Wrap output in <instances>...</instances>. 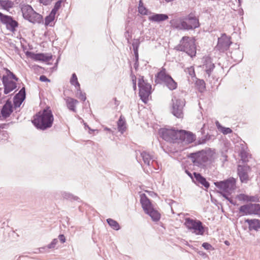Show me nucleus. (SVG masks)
Wrapping results in <instances>:
<instances>
[{
  "instance_id": "obj_1",
  "label": "nucleus",
  "mask_w": 260,
  "mask_h": 260,
  "mask_svg": "<svg viewBox=\"0 0 260 260\" xmlns=\"http://www.w3.org/2000/svg\"><path fill=\"white\" fill-rule=\"evenodd\" d=\"M171 26L178 30H192L200 26L199 19L194 13L191 12L186 16L171 19Z\"/></svg>"
},
{
  "instance_id": "obj_2",
  "label": "nucleus",
  "mask_w": 260,
  "mask_h": 260,
  "mask_svg": "<svg viewBox=\"0 0 260 260\" xmlns=\"http://www.w3.org/2000/svg\"><path fill=\"white\" fill-rule=\"evenodd\" d=\"M53 121L52 111L49 107H47L34 116L32 123L37 128L44 131L52 126Z\"/></svg>"
},
{
  "instance_id": "obj_3",
  "label": "nucleus",
  "mask_w": 260,
  "mask_h": 260,
  "mask_svg": "<svg viewBox=\"0 0 260 260\" xmlns=\"http://www.w3.org/2000/svg\"><path fill=\"white\" fill-rule=\"evenodd\" d=\"M140 203L145 213L149 215L153 221H157L160 219V214L153 208L150 200L145 193L140 195Z\"/></svg>"
},
{
  "instance_id": "obj_4",
  "label": "nucleus",
  "mask_w": 260,
  "mask_h": 260,
  "mask_svg": "<svg viewBox=\"0 0 260 260\" xmlns=\"http://www.w3.org/2000/svg\"><path fill=\"white\" fill-rule=\"evenodd\" d=\"M177 50L186 52L191 57L196 56V46L195 41L188 36L183 37L177 46Z\"/></svg>"
},
{
  "instance_id": "obj_5",
  "label": "nucleus",
  "mask_w": 260,
  "mask_h": 260,
  "mask_svg": "<svg viewBox=\"0 0 260 260\" xmlns=\"http://www.w3.org/2000/svg\"><path fill=\"white\" fill-rule=\"evenodd\" d=\"M184 225L189 231L197 235L203 236L204 234L205 227L199 220L189 217L186 218Z\"/></svg>"
},
{
  "instance_id": "obj_6",
  "label": "nucleus",
  "mask_w": 260,
  "mask_h": 260,
  "mask_svg": "<svg viewBox=\"0 0 260 260\" xmlns=\"http://www.w3.org/2000/svg\"><path fill=\"white\" fill-rule=\"evenodd\" d=\"M189 157L191 159L193 165L201 169H205L209 160L206 152L204 150L191 153Z\"/></svg>"
},
{
  "instance_id": "obj_7",
  "label": "nucleus",
  "mask_w": 260,
  "mask_h": 260,
  "mask_svg": "<svg viewBox=\"0 0 260 260\" xmlns=\"http://www.w3.org/2000/svg\"><path fill=\"white\" fill-rule=\"evenodd\" d=\"M138 85L141 100L144 103H147L148 97L151 93V85L144 80V76H140L138 78Z\"/></svg>"
},
{
  "instance_id": "obj_8",
  "label": "nucleus",
  "mask_w": 260,
  "mask_h": 260,
  "mask_svg": "<svg viewBox=\"0 0 260 260\" xmlns=\"http://www.w3.org/2000/svg\"><path fill=\"white\" fill-rule=\"evenodd\" d=\"M158 134L164 140L168 142H175L179 140V136H180V131L174 128H161L159 129Z\"/></svg>"
},
{
  "instance_id": "obj_9",
  "label": "nucleus",
  "mask_w": 260,
  "mask_h": 260,
  "mask_svg": "<svg viewBox=\"0 0 260 260\" xmlns=\"http://www.w3.org/2000/svg\"><path fill=\"white\" fill-rule=\"evenodd\" d=\"M172 102L171 113L172 114L178 118H183V109L185 106V100L174 98L172 100Z\"/></svg>"
},
{
  "instance_id": "obj_10",
  "label": "nucleus",
  "mask_w": 260,
  "mask_h": 260,
  "mask_svg": "<svg viewBox=\"0 0 260 260\" xmlns=\"http://www.w3.org/2000/svg\"><path fill=\"white\" fill-rule=\"evenodd\" d=\"M236 182V179L231 177L223 181L215 182L214 184L219 189L229 193L235 189Z\"/></svg>"
},
{
  "instance_id": "obj_11",
  "label": "nucleus",
  "mask_w": 260,
  "mask_h": 260,
  "mask_svg": "<svg viewBox=\"0 0 260 260\" xmlns=\"http://www.w3.org/2000/svg\"><path fill=\"white\" fill-rule=\"evenodd\" d=\"M0 21L12 32H14L18 26V22L12 16L7 15L0 12Z\"/></svg>"
},
{
  "instance_id": "obj_12",
  "label": "nucleus",
  "mask_w": 260,
  "mask_h": 260,
  "mask_svg": "<svg viewBox=\"0 0 260 260\" xmlns=\"http://www.w3.org/2000/svg\"><path fill=\"white\" fill-rule=\"evenodd\" d=\"M139 152H140V156L144 164L148 167L152 166L153 168L156 169L154 164H157V162L156 161V158L154 155L153 152H150L146 150L139 151Z\"/></svg>"
},
{
  "instance_id": "obj_13",
  "label": "nucleus",
  "mask_w": 260,
  "mask_h": 260,
  "mask_svg": "<svg viewBox=\"0 0 260 260\" xmlns=\"http://www.w3.org/2000/svg\"><path fill=\"white\" fill-rule=\"evenodd\" d=\"M231 44V37H228L225 34H222L218 39L216 48L220 52H224L229 49Z\"/></svg>"
},
{
  "instance_id": "obj_14",
  "label": "nucleus",
  "mask_w": 260,
  "mask_h": 260,
  "mask_svg": "<svg viewBox=\"0 0 260 260\" xmlns=\"http://www.w3.org/2000/svg\"><path fill=\"white\" fill-rule=\"evenodd\" d=\"M2 82L4 86V92L5 94H8L17 87L16 83L10 81L7 76H3Z\"/></svg>"
},
{
  "instance_id": "obj_15",
  "label": "nucleus",
  "mask_w": 260,
  "mask_h": 260,
  "mask_svg": "<svg viewBox=\"0 0 260 260\" xmlns=\"http://www.w3.org/2000/svg\"><path fill=\"white\" fill-rule=\"evenodd\" d=\"M26 55L27 56H29L31 58L34 59L35 60L38 61H48L51 59L52 56L48 55L44 53H35L32 52L27 51L26 52Z\"/></svg>"
},
{
  "instance_id": "obj_16",
  "label": "nucleus",
  "mask_w": 260,
  "mask_h": 260,
  "mask_svg": "<svg viewBox=\"0 0 260 260\" xmlns=\"http://www.w3.org/2000/svg\"><path fill=\"white\" fill-rule=\"evenodd\" d=\"M171 77L167 73L165 68H162L155 76V82L156 84L165 83Z\"/></svg>"
},
{
  "instance_id": "obj_17",
  "label": "nucleus",
  "mask_w": 260,
  "mask_h": 260,
  "mask_svg": "<svg viewBox=\"0 0 260 260\" xmlns=\"http://www.w3.org/2000/svg\"><path fill=\"white\" fill-rule=\"evenodd\" d=\"M250 169L248 166H238V174L242 183H247L248 180V171Z\"/></svg>"
},
{
  "instance_id": "obj_18",
  "label": "nucleus",
  "mask_w": 260,
  "mask_h": 260,
  "mask_svg": "<svg viewBox=\"0 0 260 260\" xmlns=\"http://www.w3.org/2000/svg\"><path fill=\"white\" fill-rule=\"evenodd\" d=\"M193 175L194 176L193 182L197 185H199L201 184L206 189H208L210 187L209 182L207 181L206 178L203 176L200 173L193 172Z\"/></svg>"
},
{
  "instance_id": "obj_19",
  "label": "nucleus",
  "mask_w": 260,
  "mask_h": 260,
  "mask_svg": "<svg viewBox=\"0 0 260 260\" xmlns=\"http://www.w3.org/2000/svg\"><path fill=\"white\" fill-rule=\"evenodd\" d=\"M13 106L10 101L7 100L3 106L1 110V114L4 119L9 117L13 112Z\"/></svg>"
},
{
  "instance_id": "obj_20",
  "label": "nucleus",
  "mask_w": 260,
  "mask_h": 260,
  "mask_svg": "<svg viewBox=\"0 0 260 260\" xmlns=\"http://www.w3.org/2000/svg\"><path fill=\"white\" fill-rule=\"evenodd\" d=\"M180 136H179V140L186 141L188 143H191L194 141V135L192 133L183 130H180Z\"/></svg>"
},
{
  "instance_id": "obj_21",
  "label": "nucleus",
  "mask_w": 260,
  "mask_h": 260,
  "mask_svg": "<svg viewBox=\"0 0 260 260\" xmlns=\"http://www.w3.org/2000/svg\"><path fill=\"white\" fill-rule=\"evenodd\" d=\"M203 68H205L206 73L208 74V76H210L212 72L215 68L214 63L212 62L211 57H206L205 58L203 64Z\"/></svg>"
},
{
  "instance_id": "obj_22",
  "label": "nucleus",
  "mask_w": 260,
  "mask_h": 260,
  "mask_svg": "<svg viewBox=\"0 0 260 260\" xmlns=\"http://www.w3.org/2000/svg\"><path fill=\"white\" fill-rule=\"evenodd\" d=\"M245 222L248 224L249 231H257L260 229V220L257 219H247Z\"/></svg>"
},
{
  "instance_id": "obj_23",
  "label": "nucleus",
  "mask_w": 260,
  "mask_h": 260,
  "mask_svg": "<svg viewBox=\"0 0 260 260\" xmlns=\"http://www.w3.org/2000/svg\"><path fill=\"white\" fill-rule=\"evenodd\" d=\"M42 19L43 17L41 15L34 11L26 20L32 23H40L42 21Z\"/></svg>"
},
{
  "instance_id": "obj_24",
  "label": "nucleus",
  "mask_w": 260,
  "mask_h": 260,
  "mask_svg": "<svg viewBox=\"0 0 260 260\" xmlns=\"http://www.w3.org/2000/svg\"><path fill=\"white\" fill-rule=\"evenodd\" d=\"M168 15L165 14H154L149 16V19L151 21L158 22L165 21L168 19Z\"/></svg>"
},
{
  "instance_id": "obj_25",
  "label": "nucleus",
  "mask_w": 260,
  "mask_h": 260,
  "mask_svg": "<svg viewBox=\"0 0 260 260\" xmlns=\"http://www.w3.org/2000/svg\"><path fill=\"white\" fill-rule=\"evenodd\" d=\"M34 9L31 6L28 5H25L22 7L21 11L22 15L25 19H27L31 14L34 12Z\"/></svg>"
},
{
  "instance_id": "obj_26",
  "label": "nucleus",
  "mask_w": 260,
  "mask_h": 260,
  "mask_svg": "<svg viewBox=\"0 0 260 260\" xmlns=\"http://www.w3.org/2000/svg\"><path fill=\"white\" fill-rule=\"evenodd\" d=\"M118 130L123 134L126 130V122L124 117L121 116L117 121Z\"/></svg>"
},
{
  "instance_id": "obj_27",
  "label": "nucleus",
  "mask_w": 260,
  "mask_h": 260,
  "mask_svg": "<svg viewBox=\"0 0 260 260\" xmlns=\"http://www.w3.org/2000/svg\"><path fill=\"white\" fill-rule=\"evenodd\" d=\"M66 102L68 109L73 112H76V104L78 102V101L73 98H68Z\"/></svg>"
},
{
  "instance_id": "obj_28",
  "label": "nucleus",
  "mask_w": 260,
  "mask_h": 260,
  "mask_svg": "<svg viewBox=\"0 0 260 260\" xmlns=\"http://www.w3.org/2000/svg\"><path fill=\"white\" fill-rule=\"evenodd\" d=\"M239 213H241V215H251L250 203L242 205L239 208Z\"/></svg>"
},
{
  "instance_id": "obj_29",
  "label": "nucleus",
  "mask_w": 260,
  "mask_h": 260,
  "mask_svg": "<svg viewBox=\"0 0 260 260\" xmlns=\"http://www.w3.org/2000/svg\"><path fill=\"white\" fill-rule=\"evenodd\" d=\"M250 214L260 215V204L250 203Z\"/></svg>"
},
{
  "instance_id": "obj_30",
  "label": "nucleus",
  "mask_w": 260,
  "mask_h": 260,
  "mask_svg": "<svg viewBox=\"0 0 260 260\" xmlns=\"http://www.w3.org/2000/svg\"><path fill=\"white\" fill-rule=\"evenodd\" d=\"M165 84L171 90L175 89L177 87V83L173 80L172 77H170Z\"/></svg>"
},
{
  "instance_id": "obj_31",
  "label": "nucleus",
  "mask_w": 260,
  "mask_h": 260,
  "mask_svg": "<svg viewBox=\"0 0 260 260\" xmlns=\"http://www.w3.org/2000/svg\"><path fill=\"white\" fill-rule=\"evenodd\" d=\"M13 3L9 0H0V7L3 9L8 10L13 7Z\"/></svg>"
},
{
  "instance_id": "obj_32",
  "label": "nucleus",
  "mask_w": 260,
  "mask_h": 260,
  "mask_svg": "<svg viewBox=\"0 0 260 260\" xmlns=\"http://www.w3.org/2000/svg\"><path fill=\"white\" fill-rule=\"evenodd\" d=\"M55 15H56L55 14L53 13L52 12H50L49 15L45 17V25L46 26H47V25L52 26L51 23L54 21V20L55 19Z\"/></svg>"
},
{
  "instance_id": "obj_33",
  "label": "nucleus",
  "mask_w": 260,
  "mask_h": 260,
  "mask_svg": "<svg viewBox=\"0 0 260 260\" xmlns=\"http://www.w3.org/2000/svg\"><path fill=\"white\" fill-rule=\"evenodd\" d=\"M107 222L114 230L117 231L120 229V225L116 220L111 218H108L107 219Z\"/></svg>"
},
{
  "instance_id": "obj_34",
  "label": "nucleus",
  "mask_w": 260,
  "mask_h": 260,
  "mask_svg": "<svg viewBox=\"0 0 260 260\" xmlns=\"http://www.w3.org/2000/svg\"><path fill=\"white\" fill-rule=\"evenodd\" d=\"M196 85L198 87V90L202 92L205 89V83L203 80L197 79L196 82Z\"/></svg>"
},
{
  "instance_id": "obj_35",
  "label": "nucleus",
  "mask_w": 260,
  "mask_h": 260,
  "mask_svg": "<svg viewBox=\"0 0 260 260\" xmlns=\"http://www.w3.org/2000/svg\"><path fill=\"white\" fill-rule=\"evenodd\" d=\"M70 83L72 85H74L76 88H80V85L78 81L77 77L75 73H73L70 79Z\"/></svg>"
},
{
  "instance_id": "obj_36",
  "label": "nucleus",
  "mask_w": 260,
  "mask_h": 260,
  "mask_svg": "<svg viewBox=\"0 0 260 260\" xmlns=\"http://www.w3.org/2000/svg\"><path fill=\"white\" fill-rule=\"evenodd\" d=\"M63 2L62 0H58L57 1L54 6L53 8L51 10V12L54 14H56L57 12L58 11V10L60 8L61 4Z\"/></svg>"
},
{
  "instance_id": "obj_37",
  "label": "nucleus",
  "mask_w": 260,
  "mask_h": 260,
  "mask_svg": "<svg viewBox=\"0 0 260 260\" xmlns=\"http://www.w3.org/2000/svg\"><path fill=\"white\" fill-rule=\"evenodd\" d=\"M24 101V98L21 99L20 98H17L14 96L13 99V104L14 107L15 108L19 107Z\"/></svg>"
},
{
  "instance_id": "obj_38",
  "label": "nucleus",
  "mask_w": 260,
  "mask_h": 260,
  "mask_svg": "<svg viewBox=\"0 0 260 260\" xmlns=\"http://www.w3.org/2000/svg\"><path fill=\"white\" fill-rule=\"evenodd\" d=\"M76 94L77 95V96L80 100L82 101H85L86 100L85 93L82 92L80 89V88H77Z\"/></svg>"
},
{
  "instance_id": "obj_39",
  "label": "nucleus",
  "mask_w": 260,
  "mask_h": 260,
  "mask_svg": "<svg viewBox=\"0 0 260 260\" xmlns=\"http://www.w3.org/2000/svg\"><path fill=\"white\" fill-rule=\"evenodd\" d=\"M15 97L20 98L21 99H23L25 100L26 98V93H25V88L24 87H22L19 92L17 93L15 96Z\"/></svg>"
},
{
  "instance_id": "obj_40",
  "label": "nucleus",
  "mask_w": 260,
  "mask_h": 260,
  "mask_svg": "<svg viewBox=\"0 0 260 260\" xmlns=\"http://www.w3.org/2000/svg\"><path fill=\"white\" fill-rule=\"evenodd\" d=\"M185 72L188 74L191 77H194L196 76L194 68L192 66L186 68Z\"/></svg>"
},
{
  "instance_id": "obj_41",
  "label": "nucleus",
  "mask_w": 260,
  "mask_h": 260,
  "mask_svg": "<svg viewBox=\"0 0 260 260\" xmlns=\"http://www.w3.org/2000/svg\"><path fill=\"white\" fill-rule=\"evenodd\" d=\"M140 44V42L139 39H134L132 43L133 51L138 50Z\"/></svg>"
},
{
  "instance_id": "obj_42",
  "label": "nucleus",
  "mask_w": 260,
  "mask_h": 260,
  "mask_svg": "<svg viewBox=\"0 0 260 260\" xmlns=\"http://www.w3.org/2000/svg\"><path fill=\"white\" fill-rule=\"evenodd\" d=\"M220 193L223 198H224L226 200H227L231 204L234 205H236V202H235L231 198H229L228 197V196L225 193L220 192Z\"/></svg>"
},
{
  "instance_id": "obj_43",
  "label": "nucleus",
  "mask_w": 260,
  "mask_h": 260,
  "mask_svg": "<svg viewBox=\"0 0 260 260\" xmlns=\"http://www.w3.org/2000/svg\"><path fill=\"white\" fill-rule=\"evenodd\" d=\"M6 71H7V75H6L8 78H12L14 80H15V81H18V78L16 76V75L12 72H11L10 70H9L8 69H6Z\"/></svg>"
},
{
  "instance_id": "obj_44",
  "label": "nucleus",
  "mask_w": 260,
  "mask_h": 260,
  "mask_svg": "<svg viewBox=\"0 0 260 260\" xmlns=\"http://www.w3.org/2000/svg\"><path fill=\"white\" fill-rule=\"evenodd\" d=\"M237 198H238V200L240 201L248 202L249 196H248V195H246V194H245L243 193H241V194L238 195Z\"/></svg>"
},
{
  "instance_id": "obj_45",
  "label": "nucleus",
  "mask_w": 260,
  "mask_h": 260,
  "mask_svg": "<svg viewBox=\"0 0 260 260\" xmlns=\"http://www.w3.org/2000/svg\"><path fill=\"white\" fill-rule=\"evenodd\" d=\"M138 12L142 15H147L148 10L144 6L141 5L140 7H138Z\"/></svg>"
},
{
  "instance_id": "obj_46",
  "label": "nucleus",
  "mask_w": 260,
  "mask_h": 260,
  "mask_svg": "<svg viewBox=\"0 0 260 260\" xmlns=\"http://www.w3.org/2000/svg\"><path fill=\"white\" fill-rule=\"evenodd\" d=\"M202 247H204V248L206 250H214V248L213 247V246L209 243L207 242H204L202 244Z\"/></svg>"
},
{
  "instance_id": "obj_47",
  "label": "nucleus",
  "mask_w": 260,
  "mask_h": 260,
  "mask_svg": "<svg viewBox=\"0 0 260 260\" xmlns=\"http://www.w3.org/2000/svg\"><path fill=\"white\" fill-rule=\"evenodd\" d=\"M126 30L124 33V37L127 40V43L128 44L130 43L129 39L132 38V35L129 31V29H127V27L126 28Z\"/></svg>"
},
{
  "instance_id": "obj_48",
  "label": "nucleus",
  "mask_w": 260,
  "mask_h": 260,
  "mask_svg": "<svg viewBox=\"0 0 260 260\" xmlns=\"http://www.w3.org/2000/svg\"><path fill=\"white\" fill-rule=\"evenodd\" d=\"M58 242L57 239H54L52 242L47 246L48 249H53Z\"/></svg>"
},
{
  "instance_id": "obj_49",
  "label": "nucleus",
  "mask_w": 260,
  "mask_h": 260,
  "mask_svg": "<svg viewBox=\"0 0 260 260\" xmlns=\"http://www.w3.org/2000/svg\"><path fill=\"white\" fill-rule=\"evenodd\" d=\"M220 132H221L223 135H227L232 133L233 131L230 128L223 126L222 127V129Z\"/></svg>"
},
{
  "instance_id": "obj_50",
  "label": "nucleus",
  "mask_w": 260,
  "mask_h": 260,
  "mask_svg": "<svg viewBox=\"0 0 260 260\" xmlns=\"http://www.w3.org/2000/svg\"><path fill=\"white\" fill-rule=\"evenodd\" d=\"M240 156H241V160L243 162H246L247 161V154L245 151H241L240 153Z\"/></svg>"
},
{
  "instance_id": "obj_51",
  "label": "nucleus",
  "mask_w": 260,
  "mask_h": 260,
  "mask_svg": "<svg viewBox=\"0 0 260 260\" xmlns=\"http://www.w3.org/2000/svg\"><path fill=\"white\" fill-rule=\"evenodd\" d=\"M62 196L63 198L66 199H71L73 198V195L67 192H63L62 193Z\"/></svg>"
},
{
  "instance_id": "obj_52",
  "label": "nucleus",
  "mask_w": 260,
  "mask_h": 260,
  "mask_svg": "<svg viewBox=\"0 0 260 260\" xmlns=\"http://www.w3.org/2000/svg\"><path fill=\"white\" fill-rule=\"evenodd\" d=\"M210 138V137L208 136H206L202 138L200 140H199V144H205L207 140H208Z\"/></svg>"
},
{
  "instance_id": "obj_53",
  "label": "nucleus",
  "mask_w": 260,
  "mask_h": 260,
  "mask_svg": "<svg viewBox=\"0 0 260 260\" xmlns=\"http://www.w3.org/2000/svg\"><path fill=\"white\" fill-rule=\"evenodd\" d=\"M210 138V137L208 136H206L202 138L200 140H199V144H205L207 140H208Z\"/></svg>"
},
{
  "instance_id": "obj_54",
  "label": "nucleus",
  "mask_w": 260,
  "mask_h": 260,
  "mask_svg": "<svg viewBox=\"0 0 260 260\" xmlns=\"http://www.w3.org/2000/svg\"><path fill=\"white\" fill-rule=\"evenodd\" d=\"M210 138V137L208 136H206L202 138L200 140H199V144H205L207 140H208Z\"/></svg>"
},
{
  "instance_id": "obj_55",
  "label": "nucleus",
  "mask_w": 260,
  "mask_h": 260,
  "mask_svg": "<svg viewBox=\"0 0 260 260\" xmlns=\"http://www.w3.org/2000/svg\"><path fill=\"white\" fill-rule=\"evenodd\" d=\"M52 1L53 0H39V2L44 5L47 6L49 5Z\"/></svg>"
},
{
  "instance_id": "obj_56",
  "label": "nucleus",
  "mask_w": 260,
  "mask_h": 260,
  "mask_svg": "<svg viewBox=\"0 0 260 260\" xmlns=\"http://www.w3.org/2000/svg\"><path fill=\"white\" fill-rule=\"evenodd\" d=\"M40 80L42 82H50V80L45 75H41L40 77Z\"/></svg>"
},
{
  "instance_id": "obj_57",
  "label": "nucleus",
  "mask_w": 260,
  "mask_h": 260,
  "mask_svg": "<svg viewBox=\"0 0 260 260\" xmlns=\"http://www.w3.org/2000/svg\"><path fill=\"white\" fill-rule=\"evenodd\" d=\"M58 238L62 243H63L66 242V238L63 234L59 235Z\"/></svg>"
},
{
  "instance_id": "obj_58",
  "label": "nucleus",
  "mask_w": 260,
  "mask_h": 260,
  "mask_svg": "<svg viewBox=\"0 0 260 260\" xmlns=\"http://www.w3.org/2000/svg\"><path fill=\"white\" fill-rule=\"evenodd\" d=\"M257 197L255 196H249L248 202H256Z\"/></svg>"
},
{
  "instance_id": "obj_59",
  "label": "nucleus",
  "mask_w": 260,
  "mask_h": 260,
  "mask_svg": "<svg viewBox=\"0 0 260 260\" xmlns=\"http://www.w3.org/2000/svg\"><path fill=\"white\" fill-rule=\"evenodd\" d=\"M135 60L136 62H138L139 60V53H138V50L137 51H134Z\"/></svg>"
},
{
  "instance_id": "obj_60",
  "label": "nucleus",
  "mask_w": 260,
  "mask_h": 260,
  "mask_svg": "<svg viewBox=\"0 0 260 260\" xmlns=\"http://www.w3.org/2000/svg\"><path fill=\"white\" fill-rule=\"evenodd\" d=\"M215 124H216V126L217 127L218 131H220L222 129V127H223V126H222L218 121H216Z\"/></svg>"
},
{
  "instance_id": "obj_61",
  "label": "nucleus",
  "mask_w": 260,
  "mask_h": 260,
  "mask_svg": "<svg viewBox=\"0 0 260 260\" xmlns=\"http://www.w3.org/2000/svg\"><path fill=\"white\" fill-rule=\"evenodd\" d=\"M185 173L187 174V175L192 179L193 181V179H194V177H193V176L192 174L188 170H185Z\"/></svg>"
},
{
  "instance_id": "obj_62",
  "label": "nucleus",
  "mask_w": 260,
  "mask_h": 260,
  "mask_svg": "<svg viewBox=\"0 0 260 260\" xmlns=\"http://www.w3.org/2000/svg\"><path fill=\"white\" fill-rule=\"evenodd\" d=\"M133 88L134 90H136L137 86H136V78L135 77V79H133Z\"/></svg>"
},
{
  "instance_id": "obj_63",
  "label": "nucleus",
  "mask_w": 260,
  "mask_h": 260,
  "mask_svg": "<svg viewBox=\"0 0 260 260\" xmlns=\"http://www.w3.org/2000/svg\"><path fill=\"white\" fill-rule=\"evenodd\" d=\"M200 255L203 256V257H206L207 256V255L206 254V253H205L203 251H198V252Z\"/></svg>"
},
{
  "instance_id": "obj_64",
  "label": "nucleus",
  "mask_w": 260,
  "mask_h": 260,
  "mask_svg": "<svg viewBox=\"0 0 260 260\" xmlns=\"http://www.w3.org/2000/svg\"><path fill=\"white\" fill-rule=\"evenodd\" d=\"M84 126H85V128L87 127V128L89 129V133L90 134H91V132H93V129H91V128H90L88 126V125H87L86 123H84Z\"/></svg>"
}]
</instances>
